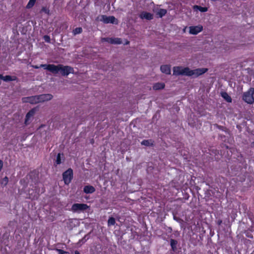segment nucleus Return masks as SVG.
Instances as JSON below:
<instances>
[{
  "label": "nucleus",
  "mask_w": 254,
  "mask_h": 254,
  "mask_svg": "<svg viewBox=\"0 0 254 254\" xmlns=\"http://www.w3.org/2000/svg\"><path fill=\"white\" fill-rule=\"evenodd\" d=\"M56 251L58 252L59 254H69L68 252L64 251V250L61 249H57Z\"/></svg>",
  "instance_id": "nucleus-28"
},
{
  "label": "nucleus",
  "mask_w": 254,
  "mask_h": 254,
  "mask_svg": "<svg viewBox=\"0 0 254 254\" xmlns=\"http://www.w3.org/2000/svg\"><path fill=\"white\" fill-rule=\"evenodd\" d=\"M221 223H222V221H219V222H218V224H219V225H220Z\"/></svg>",
  "instance_id": "nucleus-34"
},
{
  "label": "nucleus",
  "mask_w": 254,
  "mask_h": 254,
  "mask_svg": "<svg viewBox=\"0 0 254 254\" xmlns=\"http://www.w3.org/2000/svg\"><path fill=\"white\" fill-rule=\"evenodd\" d=\"M86 236L81 240V241H82L83 243H84L86 241Z\"/></svg>",
  "instance_id": "nucleus-32"
},
{
  "label": "nucleus",
  "mask_w": 254,
  "mask_h": 254,
  "mask_svg": "<svg viewBox=\"0 0 254 254\" xmlns=\"http://www.w3.org/2000/svg\"><path fill=\"white\" fill-rule=\"evenodd\" d=\"M164 87L165 84L162 82L156 83L153 86V89L155 90L162 89H163Z\"/></svg>",
  "instance_id": "nucleus-17"
},
{
  "label": "nucleus",
  "mask_w": 254,
  "mask_h": 254,
  "mask_svg": "<svg viewBox=\"0 0 254 254\" xmlns=\"http://www.w3.org/2000/svg\"><path fill=\"white\" fill-rule=\"evenodd\" d=\"M36 0H29L28 4L26 5V8H30L32 7L34 5V4L36 2Z\"/></svg>",
  "instance_id": "nucleus-24"
},
{
  "label": "nucleus",
  "mask_w": 254,
  "mask_h": 254,
  "mask_svg": "<svg viewBox=\"0 0 254 254\" xmlns=\"http://www.w3.org/2000/svg\"><path fill=\"white\" fill-rule=\"evenodd\" d=\"M97 20L103 22L104 23H112L117 24L118 20L114 16H107L105 15H102L97 18Z\"/></svg>",
  "instance_id": "nucleus-4"
},
{
  "label": "nucleus",
  "mask_w": 254,
  "mask_h": 254,
  "mask_svg": "<svg viewBox=\"0 0 254 254\" xmlns=\"http://www.w3.org/2000/svg\"><path fill=\"white\" fill-rule=\"evenodd\" d=\"M55 69L54 71V74L60 72L63 76H67L69 73H73L74 72V69L72 67L61 64L56 65Z\"/></svg>",
  "instance_id": "nucleus-2"
},
{
  "label": "nucleus",
  "mask_w": 254,
  "mask_h": 254,
  "mask_svg": "<svg viewBox=\"0 0 254 254\" xmlns=\"http://www.w3.org/2000/svg\"><path fill=\"white\" fill-rule=\"evenodd\" d=\"M254 88H250L248 91L243 93V99L248 104H252L254 103Z\"/></svg>",
  "instance_id": "nucleus-3"
},
{
  "label": "nucleus",
  "mask_w": 254,
  "mask_h": 254,
  "mask_svg": "<svg viewBox=\"0 0 254 254\" xmlns=\"http://www.w3.org/2000/svg\"><path fill=\"white\" fill-rule=\"evenodd\" d=\"M39 67H43L44 69L48 70V71L51 72L54 74L55 68L56 67V65L53 64H40Z\"/></svg>",
  "instance_id": "nucleus-11"
},
{
  "label": "nucleus",
  "mask_w": 254,
  "mask_h": 254,
  "mask_svg": "<svg viewBox=\"0 0 254 254\" xmlns=\"http://www.w3.org/2000/svg\"><path fill=\"white\" fill-rule=\"evenodd\" d=\"M178 244V242L174 239L170 240V245L171 246V248L173 251H175L177 249V245Z\"/></svg>",
  "instance_id": "nucleus-19"
},
{
  "label": "nucleus",
  "mask_w": 254,
  "mask_h": 254,
  "mask_svg": "<svg viewBox=\"0 0 254 254\" xmlns=\"http://www.w3.org/2000/svg\"><path fill=\"white\" fill-rule=\"evenodd\" d=\"M189 33L190 34L196 35L203 30V26L201 25L197 26H191L189 27Z\"/></svg>",
  "instance_id": "nucleus-8"
},
{
  "label": "nucleus",
  "mask_w": 254,
  "mask_h": 254,
  "mask_svg": "<svg viewBox=\"0 0 254 254\" xmlns=\"http://www.w3.org/2000/svg\"><path fill=\"white\" fill-rule=\"evenodd\" d=\"M186 28V27L184 29V30H183L184 32H185Z\"/></svg>",
  "instance_id": "nucleus-36"
},
{
  "label": "nucleus",
  "mask_w": 254,
  "mask_h": 254,
  "mask_svg": "<svg viewBox=\"0 0 254 254\" xmlns=\"http://www.w3.org/2000/svg\"><path fill=\"white\" fill-rule=\"evenodd\" d=\"M43 38L45 42H46L47 43H50L51 39H50V36H49L48 35H45L44 36Z\"/></svg>",
  "instance_id": "nucleus-29"
},
{
  "label": "nucleus",
  "mask_w": 254,
  "mask_h": 254,
  "mask_svg": "<svg viewBox=\"0 0 254 254\" xmlns=\"http://www.w3.org/2000/svg\"><path fill=\"white\" fill-rule=\"evenodd\" d=\"M116 223L115 219L114 217H110L108 221V225L109 226L114 225Z\"/></svg>",
  "instance_id": "nucleus-23"
},
{
  "label": "nucleus",
  "mask_w": 254,
  "mask_h": 254,
  "mask_svg": "<svg viewBox=\"0 0 254 254\" xmlns=\"http://www.w3.org/2000/svg\"><path fill=\"white\" fill-rule=\"evenodd\" d=\"M17 77L15 76L6 75L3 76L2 74H0V79H1L4 81H15L17 80Z\"/></svg>",
  "instance_id": "nucleus-13"
},
{
  "label": "nucleus",
  "mask_w": 254,
  "mask_h": 254,
  "mask_svg": "<svg viewBox=\"0 0 254 254\" xmlns=\"http://www.w3.org/2000/svg\"><path fill=\"white\" fill-rule=\"evenodd\" d=\"M74 254H80L79 253V252L78 251H75L74 252Z\"/></svg>",
  "instance_id": "nucleus-33"
},
{
  "label": "nucleus",
  "mask_w": 254,
  "mask_h": 254,
  "mask_svg": "<svg viewBox=\"0 0 254 254\" xmlns=\"http://www.w3.org/2000/svg\"><path fill=\"white\" fill-rule=\"evenodd\" d=\"M141 144L142 145H145V146H152L153 145V143L151 141V140H143L141 142Z\"/></svg>",
  "instance_id": "nucleus-22"
},
{
  "label": "nucleus",
  "mask_w": 254,
  "mask_h": 254,
  "mask_svg": "<svg viewBox=\"0 0 254 254\" xmlns=\"http://www.w3.org/2000/svg\"><path fill=\"white\" fill-rule=\"evenodd\" d=\"M39 103L51 100L53 96L51 94H44L38 95Z\"/></svg>",
  "instance_id": "nucleus-9"
},
{
  "label": "nucleus",
  "mask_w": 254,
  "mask_h": 254,
  "mask_svg": "<svg viewBox=\"0 0 254 254\" xmlns=\"http://www.w3.org/2000/svg\"><path fill=\"white\" fill-rule=\"evenodd\" d=\"M22 101L23 103H29L32 104L39 103L38 95L23 97L22 98Z\"/></svg>",
  "instance_id": "nucleus-7"
},
{
  "label": "nucleus",
  "mask_w": 254,
  "mask_h": 254,
  "mask_svg": "<svg viewBox=\"0 0 254 254\" xmlns=\"http://www.w3.org/2000/svg\"><path fill=\"white\" fill-rule=\"evenodd\" d=\"M63 178L64 184H69L73 178V171L71 168L68 169L66 171L63 173Z\"/></svg>",
  "instance_id": "nucleus-6"
},
{
  "label": "nucleus",
  "mask_w": 254,
  "mask_h": 254,
  "mask_svg": "<svg viewBox=\"0 0 254 254\" xmlns=\"http://www.w3.org/2000/svg\"><path fill=\"white\" fill-rule=\"evenodd\" d=\"M247 236L248 237H249V238H253V236L252 235H249V232L248 231L247 232Z\"/></svg>",
  "instance_id": "nucleus-30"
},
{
  "label": "nucleus",
  "mask_w": 254,
  "mask_h": 254,
  "mask_svg": "<svg viewBox=\"0 0 254 254\" xmlns=\"http://www.w3.org/2000/svg\"><path fill=\"white\" fill-rule=\"evenodd\" d=\"M221 96L228 103H231L232 101L231 97L226 92L221 93Z\"/></svg>",
  "instance_id": "nucleus-18"
},
{
  "label": "nucleus",
  "mask_w": 254,
  "mask_h": 254,
  "mask_svg": "<svg viewBox=\"0 0 254 254\" xmlns=\"http://www.w3.org/2000/svg\"><path fill=\"white\" fill-rule=\"evenodd\" d=\"M32 66L34 68H35V69H38L39 68H40V67H39V66H38V65H32Z\"/></svg>",
  "instance_id": "nucleus-31"
},
{
  "label": "nucleus",
  "mask_w": 254,
  "mask_h": 254,
  "mask_svg": "<svg viewBox=\"0 0 254 254\" xmlns=\"http://www.w3.org/2000/svg\"><path fill=\"white\" fill-rule=\"evenodd\" d=\"M82 32V29L81 27H77L75 28L73 30V34L75 35L76 34H78L81 33Z\"/></svg>",
  "instance_id": "nucleus-25"
},
{
  "label": "nucleus",
  "mask_w": 254,
  "mask_h": 254,
  "mask_svg": "<svg viewBox=\"0 0 254 254\" xmlns=\"http://www.w3.org/2000/svg\"><path fill=\"white\" fill-rule=\"evenodd\" d=\"M208 71L206 68H196L191 70L189 67H183L182 66H174L173 67V75H186L189 76H194L197 77L201 75Z\"/></svg>",
  "instance_id": "nucleus-1"
},
{
  "label": "nucleus",
  "mask_w": 254,
  "mask_h": 254,
  "mask_svg": "<svg viewBox=\"0 0 254 254\" xmlns=\"http://www.w3.org/2000/svg\"><path fill=\"white\" fill-rule=\"evenodd\" d=\"M56 164L57 165L60 164L61 163V154L59 153L57 156V159L56 161Z\"/></svg>",
  "instance_id": "nucleus-27"
},
{
  "label": "nucleus",
  "mask_w": 254,
  "mask_h": 254,
  "mask_svg": "<svg viewBox=\"0 0 254 254\" xmlns=\"http://www.w3.org/2000/svg\"><path fill=\"white\" fill-rule=\"evenodd\" d=\"M8 182V178L7 177H5L1 181V184L5 186Z\"/></svg>",
  "instance_id": "nucleus-26"
},
{
  "label": "nucleus",
  "mask_w": 254,
  "mask_h": 254,
  "mask_svg": "<svg viewBox=\"0 0 254 254\" xmlns=\"http://www.w3.org/2000/svg\"><path fill=\"white\" fill-rule=\"evenodd\" d=\"M160 70L162 72L166 74H171V66L168 64L162 65L160 67Z\"/></svg>",
  "instance_id": "nucleus-15"
},
{
  "label": "nucleus",
  "mask_w": 254,
  "mask_h": 254,
  "mask_svg": "<svg viewBox=\"0 0 254 254\" xmlns=\"http://www.w3.org/2000/svg\"><path fill=\"white\" fill-rule=\"evenodd\" d=\"M35 113V110L32 109L27 113L25 120V124L26 125H27L29 124V121H30L31 119L34 116Z\"/></svg>",
  "instance_id": "nucleus-10"
},
{
  "label": "nucleus",
  "mask_w": 254,
  "mask_h": 254,
  "mask_svg": "<svg viewBox=\"0 0 254 254\" xmlns=\"http://www.w3.org/2000/svg\"><path fill=\"white\" fill-rule=\"evenodd\" d=\"M83 191L86 193H92L95 191V189L92 186H86L84 187Z\"/></svg>",
  "instance_id": "nucleus-16"
},
{
  "label": "nucleus",
  "mask_w": 254,
  "mask_h": 254,
  "mask_svg": "<svg viewBox=\"0 0 254 254\" xmlns=\"http://www.w3.org/2000/svg\"><path fill=\"white\" fill-rule=\"evenodd\" d=\"M167 13V10L165 9H159L157 12V15L159 16V17H162Z\"/></svg>",
  "instance_id": "nucleus-20"
},
{
  "label": "nucleus",
  "mask_w": 254,
  "mask_h": 254,
  "mask_svg": "<svg viewBox=\"0 0 254 254\" xmlns=\"http://www.w3.org/2000/svg\"><path fill=\"white\" fill-rule=\"evenodd\" d=\"M139 17L141 19H145L147 20H151L153 18V15L152 14L147 12H142Z\"/></svg>",
  "instance_id": "nucleus-14"
},
{
  "label": "nucleus",
  "mask_w": 254,
  "mask_h": 254,
  "mask_svg": "<svg viewBox=\"0 0 254 254\" xmlns=\"http://www.w3.org/2000/svg\"><path fill=\"white\" fill-rule=\"evenodd\" d=\"M217 127L219 128H221V126H219L217 125Z\"/></svg>",
  "instance_id": "nucleus-35"
},
{
  "label": "nucleus",
  "mask_w": 254,
  "mask_h": 254,
  "mask_svg": "<svg viewBox=\"0 0 254 254\" xmlns=\"http://www.w3.org/2000/svg\"><path fill=\"white\" fill-rule=\"evenodd\" d=\"M193 8L194 9H197L199 10L201 12H206L208 10V8L206 7H202L201 6L198 5H194L193 6Z\"/></svg>",
  "instance_id": "nucleus-21"
},
{
  "label": "nucleus",
  "mask_w": 254,
  "mask_h": 254,
  "mask_svg": "<svg viewBox=\"0 0 254 254\" xmlns=\"http://www.w3.org/2000/svg\"><path fill=\"white\" fill-rule=\"evenodd\" d=\"M103 40L111 44H121L122 43V40L119 38H104Z\"/></svg>",
  "instance_id": "nucleus-12"
},
{
  "label": "nucleus",
  "mask_w": 254,
  "mask_h": 254,
  "mask_svg": "<svg viewBox=\"0 0 254 254\" xmlns=\"http://www.w3.org/2000/svg\"><path fill=\"white\" fill-rule=\"evenodd\" d=\"M88 207L86 204L74 203L72 205L71 210L73 212H79L87 209Z\"/></svg>",
  "instance_id": "nucleus-5"
}]
</instances>
